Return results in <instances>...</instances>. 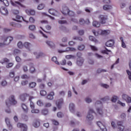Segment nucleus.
Instances as JSON below:
<instances>
[{
    "label": "nucleus",
    "instance_id": "f257e3e1",
    "mask_svg": "<svg viewBox=\"0 0 131 131\" xmlns=\"http://www.w3.org/2000/svg\"><path fill=\"white\" fill-rule=\"evenodd\" d=\"M5 104L7 108H10L11 106H15L17 104V100H16L15 96L11 95L9 96L8 99L6 100Z\"/></svg>",
    "mask_w": 131,
    "mask_h": 131
},
{
    "label": "nucleus",
    "instance_id": "f03ea898",
    "mask_svg": "<svg viewBox=\"0 0 131 131\" xmlns=\"http://www.w3.org/2000/svg\"><path fill=\"white\" fill-rule=\"evenodd\" d=\"M94 113H95V111H94V109L92 108H90L86 117V120L87 121H92V120H94V115H93Z\"/></svg>",
    "mask_w": 131,
    "mask_h": 131
},
{
    "label": "nucleus",
    "instance_id": "7ed1b4c3",
    "mask_svg": "<svg viewBox=\"0 0 131 131\" xmlns=\"http://www.w3.org/2000/svg\"><path fill=\"white\" fill-rule=\"evenodd\" d=\"M98 19L101 24H105L106 21H107L108 18L107 16L104 15H99L98 16Z\"/></svg>",
    "mask_w": 131,
    "mask_h": 131
},
{
    "label": "nucleus",
    "instance_id": "20e7f679",
    "mask_svg": "<svg viewBox=\"0 0 131 131\" xmlns=\"http://www.w3.org/2000/svg\"><path fill=\"white\" fill-rule=\"evenodd\" d=\"M122 98L124 101H125L126 103L129 104L131 103V97L128 96V95L126 94H123L122 95Z\"/></svg>",
    "mask_w": 131,
    "mask_h": 131
},
{
    "label": "nucleus",
    "instance_id": "39448f33",
    "mask_svg": "<svg viewBox=\"0 0 131 131\" xmlns=\"http://www.w3.org/2000/svg\"><path fill=\"white\" fill-rule=\"evenodd\" d=\"M17 127H20L21 131H27V125L26 124L18 123Z\"/></svg>",
    "mask_w": 131,
    "mask_h": 131
},
{
    "label": "nucleus",
    "instance_id": "423d86ee",
    "mask_svg": "<svg viewBox=\"0 0 131 131\" xmlns=\"http://www.w3.org/2000/svg\"><path fill=\"white\" fill-rule=\"evenodd\" d=\"M0 12L2 15H4V16H7L9 14V12L8 11V9L5 7H2L0 8Z\"/></svg>",
    "mask_w": 131,
    "mask_h": 131
},
{
    "label": "nucleus",
    "instance_id": "0eeeda50",
    "mask_svg": "<svg viewBox=\"0 0 131 131\" xmlns=\"http://www.w3.org/2000/svg\"><path fill=\"white\" fill-rule=\"evenodd\" d=\"M84 62V59H83V58H77L76 64L79 67H80L82 66V65H83Z\"/></svg>",
    "mask_w": 131,
    "mask_h": 131
},
{
    "label": "nucleus",
    "instance_id": "6e6552de",
    "mask_svg": "<svg viewBox=\"0 0 131 131\" xmlns=\"http://www.w3.org/2000/svg\"><path fill=\"white\" fill-rule=\"evenodd\" d=\"M97 124L99 127H100L101 130L102 131H107V128H106V126L101 121H98L97 122Z\"/></svg>",
    "mask_w": 131,
    "mask_h": 131
},
{
    "label": "nucleus",
    "instance_id": "1a4fd4ad",
    "mask_svg": "<svg viewBox=\"0 0 131 131\" xmlns=\"http://www.w3.org/2000/svg\"><path fill=\"white\" fill-rule=\"evenodd\" d=\"M5 122L9 129H10V130H11V129H13V125L11 124V122L10 121V119L9 118H5Z\"/></svg>",
    "mask_w": 131,
    "mask_h": 131
},
{
    "label": "nucleus",
    "instance_id": "9d476101",
    "mask_svg": "<svg viewBox=\"0 0 131 131\" xmlns=\"http://www.w3.org/2000/svg\"><path fill=\"white\" fill-rule=\"evenodd\" d=\"M69 109L71 113H74L75 112V104L73 103H70Z\"/></svg>",
    "mask_w": 131,
    "mask_h": 131
},
{
    "label": "nucleus",
    "instance_id": "9b49d317",
    "mask_svg": "<svg viewBox=\"0 0 131 131\" xmlns=\"http://www.w3.org/2000/svg\"><path fill=\"white\" fill-rule=\"evenodd\" d=\"M12 40H13L12 37L8 36L5 39L4 42V43L6 45V46H8V45H10Z\"/></svg>",
    "mask_w": 131,
    "mask_h": 131
},
{
    "label": "nucleus",
    "instance_id": "f8f14e48",
    "mask_svg": "<svg viewBox=\"0 0 131 131\" xmlns=\"http://www.w3.org/2000/svg\"><path fill=\"white\" fill-rule=\"evenodd\" d=\"M63 103L64 101L63 100V99L61 98L56 100V105L57 106L58 108H61V106L63 105Z\"/></svg>",
    "mask_w": 131,
    "mask_h": 131
},
{
    "label": "nucleus",
    "instance_id": "ddd939ff",
    "mask_svg": "<svg viewBox=\"0 0 131 131\" xmlns=\"http://www.w3.org/2000/svg\"><path fill=\"white\" fill-rule=\"evenodd\" d=\"M26 13L29 16H34V15H35V10L32 9H26Z\"/></svg>",
    "mask_w": 131,
    "mask_h": 131
},
{
    "label": "nucleus",
    "instance_id": "4468645a",
    "mask_svg": "<svg viewBox=\"0 0 131 131\" xmlns=\"http://www.w3.org/2000/svg\"><path fill=\"white\" fill-rule=\"evenodd\" d=\"M46 43L51 49H55L56 48V45L52 41H46Z\"/></svg>",
    "mask_w": 131,
    "mask_h": 131
},
{
    "label": "nucleus",
    "instance_id": "2eb2a0df",
    "mask_svg": "<svg viewBox=\"0 0 131 131\" xmlns=\"http://www.w3.org/2000/svg\"><path fill=\"white\" fill-rule=\"evenodd\" d=\"M12 13L13 14L12 19L14 21H17V10L12 9Z\"/></svg>",
    "mask_w": 131,
    "mask_h": 131
},
{
    "label": "nucleus",
    "instance_id": "dca6fc26",
    "mask_svg": "<svg viewBox=\"0 0 131 131\" xmlns=\"http://www.w3.org/2000/svg\"><path fill=\"white\" fill-rule=\"evenodd\" d=\"M32 125L34 127L37 128V127L40 126V122L38 120H35L33 121Z\"/></svg>",
    "mask_w": 131,
    "mask_h": 131
},
{
    "label": "nucleus",
    "instance_id": "f3484780",
    "mask_svg": "<svg viewBox=\"0 0 131 131\" xmlns=\"http://www.w3.org/2000/svg\"><path fill=\"white\" fill-rule=\"evenodd\" d=\"M49 12L50 14L53 15V16H58V15H59V13L58 12V11L54 9H49Z\"/></svg>",
    "mask_w": 131,
    "mask_h": 131
},
{
    "label": "nucleus",
    "instance_id": "a211bd4d",
    "mask_svg": "<svg viewBox=\"0 0 131 131\" xmlns=\"http://www.w3.org/2000/svg\"><path fill=\"white\" fill-rule=\"evenodd\" d=\"M22 21H24L26 23H29L28 20H26L24 18L20 15H17V22H22Z\"/></svg>",
    "mask_w": 131,
    "mask_h": 131
},
{
    "label": "nucleus",
    "instance_id": "6ab92c4d",
    "mask_svg": "<svg viewBox=\"0 0 131 131\" xmlns=\"http://www.w3.org/2000/svg\"><path fill=\"white\" fill-rule=\"evenodd\" d=\"M94 105L96 109H98V108H102V102L100 100L96 101Z\"/></svg>",
    "mask_w": 131,
    "mask_h": 131
},
{
    "label": "nucleus",
    "instance_id": "aec40b11",
    "mask_svg": "<svg viewBox=\"0 0 131 131\" xmlns=\"http://www.w3.org/2000/svg\"><path fill=\"white\" fill-rule=\"evenodd\" d=\"M98 33H100L101 35H107L110 33V31L99 29Z\"/></svg>",
    "mask_w": 131,
    "mask_h": 131
},
{
    "label": "nucleus",
    "instance_id": "412c9836",
    "mask_svg": "<svg viewBox=\"0 0 131 131\" xmlns=\"http://www.w3.org/2000/svg\"><path fill=\"white\" fill-rule=\"evenodd\" d=\"M69 12V9L67 7H64L62 8V10H61V13L63 15H68V13Z\"/></svg>",
    "mask_w": 131,
    "mask_h": 131
},
{
    "label": "nucleus",
    "instance_id": "4be33fe9",
    "mask_svg": "<svg viewBox=\"0 0 131 131\" xmlns=\"http://www.w3.org/2000/svg\"><path fill=\"white\" fill-rule=\"evenodd\" d=\"M114 40H110L106 42L105 46L106 47H113L114 46Z\"/></svg>",
    "mask_w": 131,
    "mask_h": 131
},
{
    "label": "nucleus",
    "instance_id": "5701e85b",
    "mask_svg": "<svg viewBox=\"0 0 131 131\" xmlns=\"http://www.w3.org/2000/svg\"><path fill=\"white\" fill-rule=\"evenodd\" d=\"M34 54L36 56V59H39L40 58H42V57H45V54H43L42 53L40 52V53H36L34 52Z\"/></svg>",
    "mask_w": 131,
    "mask_h": 131
},
{
    "label": "nucleus",
    "instance_id": "b1692460",
    "mask_svg": "<svg viewBox=\"0 0 131 131\" xmlns=\"http://www.w3.org/2000/svg\"><path fill=\"white\" fill-rule=\"evenodd\" d=\"M24 0H17V7L18 8H26L25 6L23 5L21 3H23Z\"/></svg>",
    "mask_w": 131,
    "mask_h": 131
},
{
    "label": "nucleus",
    "instance_id": "393cba45",
    "mask_svg": "<svg viewBox=\"0 0 131 131\" xmlns=\"http://www.w3.org/2000/svg\"><path fill=\"white\" fill-rule=\"evenodd\" d=\"M28 97H29V95L27 94H24L20 95V99L21 100V101H26V99H27Z\"/></svg>",
    "mask_w": 131,
    "mask_h": 131
},
{
    "label": "nucleus",
    "instance_id": "a878e982",
    "mask_svg": "<svg viewBox=\"0 0 131 131\" xmlns=\"http://www.w3.org/2000/svg\"><path fill=\"white\" fill-rule=\"evenodd\" d=\"M24 47L26 48L27 50H29L30 51V48H31L32 45L31 43L28 42H25L24 44Z\"/></svg>",
    "mask_w": 131,
    "mask_h": 131
},
{
    "label": "nucleus",
    "instance_id": "bb28decb",
    "mask_svg": "<svg viewBox=\"0 0 131 131\" xmlns=\"http://www.w3.org/2000/svg\"><path fill=\"white\" fill-rule=\"evenodd\" d=\"M30 73H34L35 72V68L33 67V63L30 64Z\"/></svg>",
    "mask_w": 131,
    "mask_h": 131
},
{
    "label": "nucleus",
    "instance_id": "cd10ccee",
    "mask_svg": "<svg viewBox=\"0 0 131 131\" xmlns=\"http://www.w3.org/2000/svg\"><path fill=\"white\" fill-rule=\"evenodd\" d=\"M84 101L87 104H91L93 102L92 98L89 96L85 98Z\"/></svg>",
    "mask_w": 131,
    "mask_h": 131
},
{
    "label": "nucleus",
    "instance_id": "c85d7f7f",
    "mask_svg": "<svg viewBox=\"0 0 131 131\" xmlns=\"http://www.w3.org/2000/svg\"><path fill=\"white\" fill-rule=\"evenodd\" d=\"M45 7H46V5H45V4L41 3L37 6V10H39V11H40L41 10H43Z\"/></svg>",
    "mask_w": 131,
    "mask_h": 131
},
{
    "label": "nucleus",
    "instance_id": "c756f323",
    "mask_svg": "<svg viewBox=\"0 0 131 131\" xmlns=\"http://www.w3.org/2000/svg\"><path fill=\"white\" fill-rule=\"evenodd\" d=\"M54 95H55V93H54V92H51L47 96V99H48V100H53V99H54Z\"/></svg>",
    "mask_w": 131,
    "mask_h": 131
},
{
    "label": "nucleus",
    "instance_id": "7c9ffc66",
    "mask_svg": "<svg viewBox=\"0 0 131 131\" xmlns=\"http://www.w3.org/2000/svg\"><path fill=\"white\" fill-rule=\"evenodd\" d=\"M103 9L105 11H108L109 10H111L112 9V6L110 5H104L103 6Z\"/></svg>",
    "mask_w": 131,
    "mask_h": 131
},
{
    "label": "nucleus",
    "instance_id": "2f4dec72",
    "mask_svg": "<svg viewBox=\"0 0 131 131\" xmlns=\"http://www.w3.org/2000/svg\"><path fill=\"white\" fill-rule=\"evenodd\" d=\"M120 39L121 42L122 48H126V45H125V42H124V41L123 40V37H120Z\"/></svg>",
    "mask_w": 131,
    "mask_h": 131
},
{
    "label": "nucleus",
    "instance_id": "473e14b6",
    "mask_svg": "<svg viewBox=\"0 0 131 131\" xmlns=\"http://www.w3.org/2000/svg\"><path fill=\"white\" fill-rule=\"evenodd\" d=\"M42 115H48L49 114V110L48 109H43L41 112Z\"/></svg>",
    "mask_w": 131,
    "mask_h": 131
},
{
    "label": "nucleus",
    "instance_id": "72a5a7b5",
    "mask_svg": "<svg viewBox=\"0 0 131 131\" xmlns=\"http://www.w3.org/2000/svg\"><path fill=\"white\" fill-rule=\"evenodd\" d=\"M17 62L18 63L17 64V68H20L21 67V65H22V62H21V58L19 57H17Z\"/></svg>",
    "mask_w": 131,
    "mask_h": 131
},
{
    "label": "nucleus",
    "instance_id": "f704fd0d",
    "mask_svg": "<svg viewBox=\"0 0 131 131\" xmlns=\"http://www.w3.org/2000/svg\"><path fill=\"white\" fill-rule=\"evenodd\" d=\"M93 26L94 27H100V26H101V24L98 21H94L93 22Z\"/></svg>",
    "mask_w": 131,
    "mask_h": 131
},
{
    "label": "nucleus",
    "instance_id": "c9c22d12",
    "mask_svg": "<svg viewBox=\"0 0 131 131\" xmlns=\"http://www.w3.org/2000/svg\"><path fill=\"white\" fill-rule=\"evenodd\" d=\"M17 46V48L20 49H23V47H24V45H23V43L21 41L18 42Z\"/></svg>",
    "mask_w": 131,
    "mask_h": 131
},
{
    "label": "nucleus",
    "instance_id": "e433bc0d",
    "mask_svg": "<svg viewBox=\"0 0 131 131\" xmlns=\"http://www.w3.org/2000/svg\"><path fill=\"white\" fill-rule=\"evenodd\" d=\"M58 53H68V52H70V47H67L65 50H58Z\"/></svg>",
    "mask_w": 131,
    "mask_h": 131
},
{
    "label": "nucleus",
    "instance_id": "4c0bfd02",
    "mask_svg": "<svg viewBox=\"0 0 131 131\" xmlns=\"http://www.w3.org/2000/svg\"><path fill=\"white\" fill-rule=\"evenodd\" d=\"M89 39H90V40H91V41H94L96 43H97V42H98V40L96 39V38H95V37L93 36H89Z\"/></svg>",
    "mask_w": 131,
    "mask_h": 131
},
{
    "label": "nucleus",
    "instance_id": "58836bf2",
    "mask_svg": "<svg viewBox=\"0 0 131 131\" xmlns=\"http://www.w3.org/2000/svg\"><path fill=\"white\" fill-rule=\"evenodd\" d=\"M58 23L61 25L67 24V21L64 19H60L58 20Z\"/></svg>",
    "mask_w": 131,
    "mask_h": 131
},
{
    "label": "nucleus",
    "instance_id": "ea45409f",
    "mask_svg": "<svg viewBox=\"0 0 131 131\" xmlns=\"http://www.w3.org/2000/svg\"><path fill=\"white\" fill-rule=\"evenodd\" d=\"M9 62H10V60L7 58H4L0 61V63H2V64H4V63H9Z\"/></svg>",
    "mask_w": 131,
    "mask_h": 131
},
{
    "label": "nucleus",
    "instance_id": "a19ab883",
    "mask_svg": "<svg viewBox=\"0 0 131 131\" xmlns=\"http://www.w3.org/2000/svg\"><path fill=\"white\" fill-rule=\"evenodd\" d=\"M118 99V97H117V96H113L112 97L111 101L112 102H113V103H115Z\"/></svg>",
    "mask_w": 131,
    "mask_h": 131
},
{
    "label": "nucleus",
    "instance_id": "79ce46f5",
    "mask_svg": "<svg viewBox=\"0 0 131 131\" xmlns=\"http://www.w3.org/2000/svg\"><path fill=\"white\" fill-rule=\"evenodd\" d=\"M96 111H97V113H98V114H99V115H101V116L103 115V111H102V108H96Z\"/></svg>",
    "mask_w": 131,
    "mask_h": 131
},
{
    "label": "nucleus",
    "instance_id": "37998d69",
    "mask_svg": "<svg viewBox=\"0 0 131 131\" xmlns=\"http://www.w3.org/2000/svg\"><path fill=\"white\" fill-rule=\"evenodd\" d=\"M36 86V82H32L29 83V86L31 89H33V88H35Z\"/></svg>",
    "mask_w": 131,
    "mask_h": 131
},
{
    "label": "nucleus",
    "instance_id": "c03bdc74",
    "mask_svg": "<svg viewBox=\"0 0 131 131\" xmlns=\"http://www.w3.org/2000/svg\"><path fill=\"white\" fill-rule=\"evenodd\" d=\"M100 85L101 88H103L104 89H108L109 88V85L105 83H100Z\"/></svg>",
    "mask_w": 131,
    "mask_h": 131
},
{
    "label": "nucleus",
    "instance_id": "a18cd8bd",
    "mask_svg": "<svg viewBox=\"0 0 131 131\" xmlns=\"http://www.w3.org/2000/svg\"><path fill=\"white\" fill-rule=\"evenodd\" d=\"M79 23L80 25H84L85 24V20L83 18H80L79 20Z\"/></svg>",
    "mask_w": 131,
    "mask_h": 131
},
{
    "label": "nucleus",
    "instance_id": "49530a36",
    "mask_svg": "<svg viewBox=\"0 0 131 131\" xmlns=\"http://www.w3.org/2000/svg\"><path fill=\"white\" fill-rule=\"evenodd\" d=\"M93 33L95 35V36H98V35H101V33H99V30L98 31H96L95 30H92Z\"/></svg>",
    "mask_w": 131,
    "mask_h": 131
},
{
    "label": "nucleus",
    "instance_id": "de8ad7c7",
    "mask_svg": "<svg viewBox=\"0 0 131 131\" xmlns=\"http://www.w3.org/2000/svg\"><path fill=\"white\" fill-rule=\"evenodd\" d=\"M21 78L22 79H29L30 77L27 74H24L21 75Z\"/></svg>",
    "mask_w": 131,
    "mask_h": 131
},
{
    "label": "nucleus",
    "instance_id": "09e8293b",
    "mask_svg": "<svg viewBox=\"0 0 131 131\" xmlns=\"http://www.w3.org/2000/svg\"><path fill=\"white\" fill-rule=\"evenodd\" d=\"M52 61L53 62H54V63H55V64H57V65H59V62H58V61H57V57H53L52 58Z\"/></svg>",
    "mask_w": 131,
    "mask_h": 131
},
{
    "label": "nucleus",
    "instance_id": "8fccbe9b",
    "mask_svg": "<svg viewBox=\"0 0 131 131\" xmlns=\"http://www.w3.org/2000/svg\"><path fill=\"white\" fill-rule=\"evenodd\" d=\"M84 48H85V46H84V45H80L78 46V50H79V51H83L84 50Z\"/></svg>",
    "mask_w": 131,
    "mask_h": 131
},
{
    "label": "nucleus",
    "instance_id": "3c124183",
    "mask_svg": "<svg viewBox=\"0 0 131 131\" xmlns=\"http://www.w3.org/2000/svg\"><path fill=\"white\" fill-rule=\"evenodd\" d=\"M29 29L31 31H34L35 30V26L34 25H30L29 26Z\"/></svg>",
    "mask_w": 131,
    "mask_h": 131
},
{
    "label": "nucleus",
    "instance_id": "603ef678",
    "mask_svg": "<svg viewBox=\"0 0 131 131\" xmlns=\"http://www.w3.org/2000/svg\"><path fill=\"white\" fill-rule=\"evenodd\" d=\"M10 3H11L12 6H13V7H17V2H16L14 0H11L10 1Z\"/></svg>",
    "mask_w": 131,
    "mask_h": 131
},
{
    "label": "nucleus",
    "instance_id": "864d4df0",
    "mask_svg": "<svg viewBox=\"0 0 131 131\" xmlns=\"http://www.w3.org/2000/svg\"><path fill=\"white\" fill-rule=\"evenodd\" d=\"M105 50H102V53H103V54H106L107 55H108V52H111V50H108L106 48H105Z\"/></svg>",
    "mask_w": 131,
    "mask_h": 131
},
{
    "label": "nucleus",
    "instance_id": "5fc2aeb1",
    "mask_svg": "<svg viewBox=\"0 0 131 131\" xmlns=\"http://www.w3.org/2000/svg\"><path fill=\"white\" fill-rule=\"evenodd\" d=\"M108 100H110V97H109V96H105L101 99V100L103 102H105V101H108Z\"/></svg>",
    "mask_w": 131,
    "mask_h": 131
},
{
    "label": "nucleus",
    "instance_id": "6e6d98bb",
    "mask_svg": "<svg viewBox=\"0 0 131 131\" xmlns=\"http://www.w3.org/2000/svg\"><path fill=\"white\" fill-rule=\"evenodd\" d=\"M73 39H75L76 40H80V41H82V38L80 37H73Z\"/></svg>",
    "mask_w": 131,
    "mask_h": 131
},
{
    "label": "nucleus",
    "instance_id": "4d7b16f0",
    "mask_svg": "<svg viewBox=\"0 0 131 131\" xmlns=\"http://www.w3.org/2000/svg\"><path fill=\"white\" fill-rule=\"evenodd\" d=\"M23 70L25 72H27L28 71V67L27 66H24L23 67Z\"/></svg>",
    "mask_w": 131,
    "mask_h": 131
},
{
    "label": "nucleus",
    "instance_id": "13d9d810",
    "mask_svg": "<svg viewBox=\"0 0 131 131\" xmlns=\"http://www.w3.org/2000/svg\"><path fill=\"white\" fill-rule=\"evenodd\" d=\"M21 107L23 108V110H24V111H27V106H26L25 104H22Z\"/></svg>",
    "mask_w": 131,
    "mask_h": 131
},
{
    "label": "nucleus",
    "instance_id": "bf43d9fd",
    "mask_svg": "<svg viewBox=\"0 0 131 131\" xmlns=\"http://www.w3.org/2000/svg\"><path fill=\"white\" fill-rule=\"evenodd\" d=\"M62 42H67L68 38L67 37H63L61 39Z\"/></svg>",
    "mask_w": 131,
    "mask_h": 131
},
{
    "label": "nucleus",
    "instance_id": "052dcab7",
    "mask_svg": "<svg viewBox=\"0 0 131 131\" xmlns=\"http://www.w3.org/2000/svg\"><path fill=\"white\" fill-rule=\"evenodd\" d=\"M3 3L6 7H8L9 6V2L8 0H3Z\"/></svg>",
    "mask_w": 131,
    "mask_h": 131
},
{
    "label": "nucleus",
    "instance_id": "680f3d73",
    "mask_svg": "<svg viewBox=\"0 0 131 131\" xmlns=\"http://www.w3.org/2000/svg\"><path fill=\"white\" fill-rule=\"evenodd\" d=\"M40 95H41V96H46V95H47V92L46 91L41 90L40 92Z\"/></svg>",
    "mask_w": 131,
    "mask_h": 131
},
{
    "label": "nucleus",
    "instance_id": "e2e57ef3",
    "mask_svg": "<svg viewBox=\"0 0 131 131\" xmlns=\"http://www.w3.org/2000/svg\"><path fill=\"white\" fill-rule=\"evenodd\" d=\"M29 22L30 23H34V22H35V19L32 17H30L29 18Z\"/></svg>",
    "mask_w": 131,
    "mask_h": 131
},
{
    "label": "nucleus",
    "instance_id": "0e129e2a",
    "mask_svg": "<svg viewBox=\"0 0 131 131\" xmlns=\"http://www.w3.org/2000/svg\"><path fill=\"white\" fill-rule=\"evenodd\" d=\"M90 48L92 51H98V48L95 46L90 45Z\"/></svg>",
    "mask_w": 131,
    "mask_h": 131
},
{
    "label": "nucleus",
    "instance_id": "69168bd1",
    "mask_svg": "<svg viewBox=\"0 0 131 131\" xmlns=\"http://www.w3.org/2000/svg\"><path fill=\"white\" fill-rule=\"evenodd\" d=\"M120 118L122 119H125V118H126V115L124 113H122L120 115Z\"/></svg>",
    "mask_w": 131,
    "mask_h": 131
},
{
    "label": "nucleus",
    "instance_id": "338daca9",
    "mask_svg": "<svg viewBox=\"0 0 131 131\" xmlns=\"http://www.w3.org/2000/svg\"><path fill=\"white\" fill-rule=\"evenodd\" d=\"M66 59H73L74 58V56L72 55H69L66 56Z\"/></svg>",
    "mask_w": 131,
    "mask_h": 131
},
{
    "label": "nucleus",
    "instance_id": "774afa93",
    "mask_svg": "<svg viewBox=\"0 0 131 131\" xmlns=\"http://www.w3.org/2000/svg\"><path fill=\"white\" fill-rule=\"evenodd\" d=\"M118 131H124V126H121V127H118Z\"/></svg>",
    "mask_w": 131,
    "mask_h": 131
}]
</instances>
